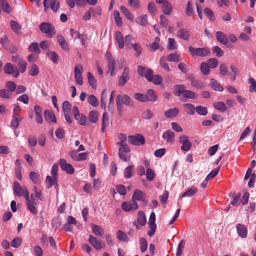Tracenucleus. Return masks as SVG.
<instances>
[{"mask_svg":"<svg viewBox=\"0 0 256 256\" xmlns=\"http://www.w3.org/2000/svg\"><path fill=\"white\" fill-rule=\"evenodd\" d=\"M174 93L180 97L182 102H186L188 98H192V91L187 90L183 84H177L174 87Z\"/></svg>","mask_w":256,"mask_h":256,"instance_id":"nucleus-1","label":"nucleus"},{"mask_svg":"<svg viewBox=\"0 0 256 256\" xmlns=\"http://www.w3.org/2000/svg\"><path fill=\"white\" fill-rule=\"evenodd\" d=\"M40 31L48 38H52L56 34L54 26L48 22H42L39 25Z\"/></svg>","mask_w":256,"mask_h":256,"instance_id":"nucleus-2","label":"nucleus"},{"mask_svg":"<svg viewBox=\"0 0 256 256\" xmlns=\"http://www.w3.org/2000/svg\"><path fill=\"white\" fill-rule=\"evenodd\" d=\"M116 102L118 110H121L122 104L130 106L133 105L132 99L127 95H118L116 98Z\"/></svg>","mask_w":256,"mask_h":256,"instance_id":"nucleus-3","label":"nucleus"},{"mask_svg":"<svg viewBox=\"0 0 256 256\" xmlns=\"http://www.w3.org/2000/svg\"><path fill=\"white\" fill-rule=\"evenodd\" d=\"M128 142L132 144L140 146L144 144L145 140L142 134H136L134 136H128Z\"/></svg>","mask_w":256,"mask_h":256,"instance_id":"nucleus-4","label":"nucleus"},{"mask_svg":"<svg viewBox=\"0 0 256 256\" xmlns=\"http://www.w3.org/2000/svg\"><path fill=\"white\" fill-rule=\"evenodd\" d=\"M4 70L6 74H12L15 78L18 77L20 74L18 68L9 62L6 64Z\"/></svg>","mask_w":256,"mask_h":256,"instance_id":"nucleus-5","label":"nucleus"},{"mask_svg":"<svg viewBox=\"0 0 256 256\" xmlns=\"http://www.w3.org/2000/svg\"><path fill=\"white\" fill-rule=\"evenodd\" d=\"M179 142L182 144L181 146L182 150L187 152L190 149L192 144L186 135L180 136L179 138Z\"/></svg>","mask_w":256,"mask_h":256,"instance_id":"nucleus-6","label":"nucleus"},{"mask_svg":"<svg viewBox=\"0 0 256 256\" xmlns=\"http://www.w3.org/2000/svg\"><path fill=\"white\" fill-rule=\"evenodd\" d=\"M138 206L137 202L134 200L123 202L122 204V209L126 212L133 211L136 210Z\"/></svg>","mask_w":256,"mask_h":256,"instance_id":"nucleus-7","label":"nucleus"},{"mask_svg":"<svg viewBox=\"0 0 256 256\" xmlns=\"http://www.w3.org/2000/svg\"><path fill=\"white\" fill-rule=\"evenodd\" d=\"M59 164L62 169L65 170L68 174H72L74 173V168L70 164H68L66 160L60 159Z\"/></svg>","mask_w":256,"mask_h":256,"instance_id":"nucleus-8","label":"nucleus"},{"mask_svg":"<svg viewBox=\"0 0 256 256\" xmlns=\"http://www.w3.org/2000/svg\"><path fill=\"white\" fill-rule=\"evenodd\" d=\"M210 53V50L208 48H193V56L196 55L200 57H204L208 56Z\"/></svg>","mask_w":256,"mask_h":256,"instance_id":"nucleus-9","label":"nucleus"},{"mask_svg":"<svg viewBox=\"0 0 256 256\" xmlns=\"http://www.w3.org/2000/svg\"><path fill=\"white\" fill-rule=\"evenodd\" d=\"M88 242L96 250H100L102 248H104L105 246L104 244H101L100 241L92 235L89 236Z\"/></svg>","mask_w":256,"mask_h":256,"instance_id":"nucleus-10","label":"nucleus"},{"mask_svg":"<svg viewBox=\"0 0 256 256\" xmlns=\"http://www.w3.org/2000/svg\"><path fill=\"white\" fill-rule=\"evenodd\" d=\"M219 172V168H216L214 169L206 178L205 180L202 182L201 187L202 188H205L208 184V182L210 179H212L215 177Z\"/></svg>","mask_w":256,"mask_h":256,"instance_id":"nucleus-11","label":"nucleus"},{"mask_svg":"<svg viewBox=\"0 0 256 256\" xmlns=\"http://www.w3.org/2000/svg\"><path fill=\"white\" fill-rule=\"evenodd\" d=\"M238 234L242 238H246L248 234L247 228L244 224H238L236 226Z\"/></svg>","mask_w":256,"mask_h":256,"instance_id":"nucleus-12","label":"nucleus"},{"mask_svg":"<svg viewBox=\"0 0 256 256\" xmlns=\"http://www.w3.org/2000/svg\"><path fill=\"white\" fill-rule=\"evenodd\" d=\"M14 190L16 194L18 196H22L23 194L26 191L27 189L25 186L22 187L20 184L16 182H14Z\"/></svg>","mask_w":256,"mask_h":256,"instance_id":"nucleus-13","label":"nucleus"},{"mask_svg":"<svg viewBox=\"0 0 256 256\" xmlns=\"http://www.w3.org/2000/svg\"><path fill=\"white\" fill-rule=\"evenodd\" d=\"M174 133L170 130L165 131L162 134V138L165 140L167 142L169 143H172L174 142Z\"/></svg>","mask_w":256,"mask_h":256,"instance_id":"nucleus-14","label":"nucleus"},{"mask_svg":"<svg viewBox=\"0 0 256 256\" xmlns=\"http://www.w3.org/2000/svg\"><path fill=\"white\" fill-rule=\"evenodd\" d=\"M210 86L212 89L216 91L222 92L224 90L220 83L214 78L210 80Z\"/></svg>","mask_w":256,"mask_h":256,"instance_id":"nucleus-15","label":"nucleus"},{"mask_svg":"<svg viewBox=\"0 0 256 256\" xmlns=\"http://www.w3.org/2000/svg\"><path fill=\"white\" fill-rule=\"evenodd\" d=\"M217 40L222 44L226 46L228 43V38L222 32L218 31L216 34Z\"/></svg>","mask_w":256,"mask_h":256,"instance_id":"nucleus-16","label":"nucleus"},{"mask_svg":"<svg viewBox=\"0 0 256 256\" xmlns=\"http://www.w3.org/2000/svg\"><path fill=\"white\" fill-rule=\"evenodd\" d=\"M34 110L36 114V122L40 124H42L43 120L42 116V110L41 108L38 105H36L34 107Z\"/></svg>","mask_w":256,"mask_h":256,"instance_id":"nucleus-17","label":"nucleus"},{"mask_svg":"<svg viewBox=\"0 0 256 256\" xmlns=\"http://www.w3.org/2000/svg\"><path fill=\"white\" fill-rule=\"evenodd\" d=\"M44 116L46 120L48 122H51L56 123V120L53 112L48 110H45L44 112Z\"/></svg>","mask_w":256,"mask_h":256,"instance_id":"nucleus-18","label":"nucleus"},{"mask_svg":"<svg viewBox=\"0 0 256 256\" xmlns=\"http://www.w3.org/2000/svg\"><path fill=\"white\" fill-rule=\"evenodd\" d=\"M56 39L61 48L63 50L68 51V44L66 43L64 36L62 35L59 34L57 35Z\"/></svg>","mask_w":256,"mask_h":256,"instance_id":"nucleus-19","label":"nucleus"},{"mask_svg":"<svg viewBox=\"0 0 256 256\" xmlns=\"http://www.w3.org/2000/svg\"><path fill=\"white\" fill-rule=\"evenodd\" d=\"M91 226L92 232L95 235L98 236L100 237L103 236L104 234V230L100 226L92 224Z\"/></svg>","mask_w":256,"mask_h":256,"instance_id":"nucleus-20","label":"nucleus"},{"mask_svg":"<svg viewBox=\"0 0 256 256\" xmlns=\"http://www.w3.org/2000/svg\"><path fill=\"white\" fill-rule=\"evenodd\" d=\"M115 36L116 41L118 44L119 48H123L124 46V40L122 34L119 31H117L115 33Z\"/></svg>","mask_w":256,"mask_h":256,"instance_id":"nucleus-21","label":"nucleus"},{"mask_svg":"<svg viewBox=\"0 0 256 256\" xmlns=\"http://www.w3.org/2000/svg\"><path fill=\"white\" fill-rule=\"evenodd\" d=\"M162 12L164 14L170 15L172 12V6L168 0L164 2L162 4Z\"/></svg>","mask_w":256,"mask_h":256,"instance_id":"nucleus-22","label":"nucleus"},{"mask_svg":"<svg viewBox=\"0 0 256 256\" xmlns=\"http://www.w3.org/2000/svg\"><path fill=\"white\" fill-rule=\"evenodd\" d=\"M10 26L12 30L16 34H20L21 32L20 30L22 28L21 26L16 21L14 20H11L10 22Z\"/></svg>","mask_w":256,"mask_h":256,"instance_id":"nucleus-23","label":"nucleus"},{"mask_svg":"<svg viewBox=\"0 0 256 256\" xmlns=\"http://www.w3.org/2000/svg\"><path fill=\"white\" fill-rule=\"evenodd\" d=\"M178 36L184 40H188L190 38V34L186 29H180L178 32Z\"/></svg>","mask_w":256,"mask_h":256,"instance_id":"nucleus-24","label":"nucleus"},{"mask_svg":"<svg viewBox=\"0 0 256 256\" xmlns=\"http://www.w3.org/2000/svg\"><path fill=\"white\" fill-rule=\"evenodd\" d=\"M177 108H170L164 112V116L167 118H171L176 116L178 113Z\"/></svg>","mask_w":256,"mask_h":256,"instance_id":"nucleus-25","label":"nucleus"},{"mask_svg":"<svg viewBox=\"0 0 256 256\" xmlns=\"http://www.w3.org/2000/svg\"><path fill=\"white\" fill-rule=\"evenodd\" d=\"M22 118L20 116L19 114L16 113L13 116L12 120L11 122V126L12 127L17 128L19 126V123L22 120Z\"/></svg>","mask_w":256,"mask_h":256,"instance_id":"nucleus-26","label":"nucleus"},{"mask_svg":"<svg viewBox=\"0 0 256 256\" xmlns=\"http://www.w3.org/2000/svg\"><path fill=\"white\" fill-rule=\"evenodd\" d=\"M142 196L143 192L138 189H136L134 190L132 196V200L135 202L136 200H142Z\"/></svg>","mask_w":256,"mask_h":256,"instance_id":"nucleus-27","label":"nucleus"},{"mask_svg":"<svg viewBox=\"0 0 256 256\" xmlns=\"http://www.w3.org/2000/svg\"><path fill=\"white\" fill-rule=\"evenodd\" d=\"M214 107L215 109L220 111L221 112H224L226 110V106L225 104L222 102H214Z\"/></svg>","mask_w":256,"mask_h":256,"instance_id":"nucleus-28","label":"nucleus"},{"mask_svg":"<svg viewBox=\"0 0 256 256\" xmlns=\"http://www.w3.org/2000/svg\"><path fill=\"white\" fill-rule=\"evenodd\" d=\"M120 10L128 20L132 22L134 20L132 14L124 6H121Z\"/></svg>","mask_w":256,"mask_h":256,"instance_id":"nucleus-29","label":"nucleus"},{"mask_svg":"<svg viewBox=\"0 0 256 256\" xmlns=\"http://www.w3.org/2000/svg\"><path fill=\"white\" fill-rule=\"evenodd\" d=\"M108 97V92L106 90H102L101 96L100 105L104 109H106V99Z\"/></svg>","mask_w":256,"mask_h":256,"instance_id":"nucleus-30","label":"nucleus"},{"mask_svg":"<svg viewBox=\"0 0 256 256\" xmlns=\"http://www.w3.org/2000/svg\"><path fill=\"white\" fill-rule=\"evenodd\" d=\"M138 222L141 226H144L146 224V217L144 213L142 211H140L138 212Z\"/></svg>","mask_w":256,"mask_h":256,"instance_id":"nucleus-31","label":"nucleus"},{"mask_svg":"<svg viewBox=\"0 0 256 256\" xmlns=\"http://www.w3.org/2000/svg\"><path fill=\"white\" fill-rule=\"evenodd\" d=\"M108 116L107 112H105L103 114L102 118V126L101 130L102 132H105V128L108 126Z\"/></svg>","mask_w":256,"mask_h":256,"instance_id":"nucleus-32","label":"nucleus"},{"mask_svg":"<svg viewBox=\"0 0 256 256\" xmlns=\"http://www.w3.org/2000/svg\"><path fill=\"white\" fill-rule=\"evenodd\" d=\"M28 50L30 52H34L36 54H38L40 52V50L38 47V44L37 42H32L28 48Z\"/></svg>","mask_w":256,"mask_h":256,"instance_id":"nucleus-33","label":"nucleus"},{"mask_svg":"<svg viewBox=\"0 0 256 256\" xmlns=\"http://www.w3.org/2000/svg\"><path fill=\"white\" fill-rule=\"evenodd\" d=\"M147 96L148 101H154L155 102L157 100V97L154 94V91L152 89H149L147 90Z\"/></svg>","mask_w":256,"mask_h":256,"instance_id":"nucleus-34","label":"nucleus"},{"mask_svg":"<svg viewBox=\"0 0 256 256\" xmlns=\"http://www.w3.org/2000/svg\"><path fill=\"white\" fill-rule=\"evenodd\" d=\"M98 114L96 110H92L88 114V119L92 123H96L98 120Z\"/></svg>","mask_w":256,"mask_h":256,"instance_id":"nucleus-35","label":"nucleus"},{"mask_svg":"<svg viewBox=\"0 0 256 256\" xmlns=\"http://www.w3.org/2000/svg\"><path fill=\"white\" fill-rule=\"evenodd\" d=\"M117 238L121 242H128V238L126 233L121 230H118L117 232Z\"/></svg>","mask_w":256,"mask_h":256,"instance_id":"nucleus-36","label":"nucleus"},{"mask_svg":"<svg viewBox=\"0 0 256 256\" xmlns=\"http://www.w3.org/2000/svg\"><path fill=\"white\" fill-rule=\"evenodd\" d=\"M88 79L90 85L92 88H95L96 86V81L94 78V76L90 72H88L87 74Z\"/></svg>","mask_w":256,"mask_h":256,"instance_id":"nucleus-37","label":"nucleus"},{"mask_svg":"<svg viewBox=\"0 0 256 256\" xmlns=\"http://www.w3.org/2000/svg\"><path fill=\"white\" fill-rule=\"evenodd\" d=\"M167 60L169 62H179L181 60L176 52L170 54L167 56Z\"/></svg>","mask_w":256,"mask_h":256,"instance_id":"nucleus-38","label":"nucleus"},{"mask_svg":"<svg viewBox=\"0 0 256 256\" xmlns=\"http://www.w3.org/2000/svg\"><path fill=\"white\" fill-rule=\"evenodd\" d=\"M88 102L90 104L93 106H96L98 104V98L93 94L88 96Z\"/></svg>","mask_w":256,"mask_h":256,"instance_id":"nucleus-39","label":"nucleus"},{"mask_svg":"<svg viewBox=\"0 0 256 256\" xmlns=\"http://www.w3.org/2000/svg\"><path fill=\"white\" fill-rule=\"evenodd\" d=\"M248 82L250 84L249 86V90L251 92H256V80L252 78H249L248 79Z\"/></svg>","mask_w":256,"mask_h":256,"instance_id":"nucleus-40","label":"nucleus"},{"mask_svg":"<svg viewBox=\"0 0 256 256\" xmlns=\"http://www.w3.org/2000/svg\"><path fill=\"white\" fill-rule=\"evenodd\" d=\"M136 22L142 26H146L148 24L147 15L144 14L136 18Z\"/></svg>","mask_w":256,"mask_h":256,"instance_id":"nucleus-41","label":"nucleus"},{"mask_svg":"<svg viewBox=\"0 0 256 256\" xmlns=\"http://www.w3.org/2000/svg\"><path fill=\"white\" fill-rule=\"evenodd\" d=\"M177 48V44L174 39L172 38H169L167 48L168 50H172L176 49Z\"/></svg>","mask_w":256,"mask_h":256,"instance_id":"nucleus-42","label":"nucleus"},{"mask_svg":"<svg viewBox=\"0 0 256 256\" xmlns=\"http://www.w3.org/2000/svg\"><path fill=\"white\" fill-rule=\"evenodd\" d=\"M134 166H129L126 167L124 171V176L127 178H131L133 174Z\"/></svg>","mask_w":256,"mask_h":256,"instance_id":"nucleus-43","label":"nucleus"},{"mask_svg":"<svg viewBox=\"0 0 256 256\" xmlns=\"http://www.w3.org/2000/svg\"><path fill=\"white\" fill-rule=\"evenodd\" d=\"M204 12L206 16L210 20L212 21H214L215 20V16H214V12L209 8H205Z\"/></svg>","mask_w":256,"mask_h":256,"instance_id":"nucleus-44","label":"nucleus"},{"mask_svg":"<svg viewBox=\"0 0 256 256\" xmlns=\"http://www.w3.org/2000/svg\"><path fill=\"white\" fill-rule=\"evenodd\" d=\"M115 60L114 59L108 61V72H110V75L113 76L114 74V68H115Z\"/></svg>","mask_w":256,"mask_h":256,"instance_id":"nucleus-45","label":"nucleus"},{"mask_svg":"<svg viewBox=\"0 0 256 256\" xmlns=\"http://www.w3.org/2000/svg\"><path fill=\"white\" fill-rule=\"evenodd\" d=\"M134 98L142 102H148L147 96L146 94H142L141 93H136L134 95Z\"/></svg>","mask_w":256,"mask_h":256,"instance_id":"nucleus-46","label":"nucleus"},{"mask_svg":"<svg viewBox=\"0 0 256 256\" xmlns=\"http://www.w3.org/2000/svg\"><path fill=\"white\" fill-rule=\"evenodd\" d=\"M196 112L200 115L206 116L208 114L207 108L202 106H198L196 108Z\"/></svg>","mask_w":256,"mask_h":256,"instance_id":"nucleus-47","label":"nucleus"},{"mask_svg":"<svg viewBox=\"0 0 256 256\" xmlns=\"http://www.w3.org/2000/svg\"><path fill=\"white\" fill-rule=\"evenodd\" d=\"M48 56L50 57V58L52 62L56 64L58 60V56L56 52L54 51H48L47 52Z\"/></svg>","mask_w":256,"mask_h":256,"instance_id":"nucleus-48","label":"nucleus"},{"mask_svg":"<svg viewBox=\"0 0 256 256\" xmlns=\"http://www.w3.org/2000/svg\"><path fill=\"white\" fill-rule=\"evenodd\" d=\"M38 67L34 64H33L29 70L28 74L32 76H36L38 74Z\"/></svg>","mask_w":256,"mask_h":256,"instance_id":"nucleus-49","label":"nucleus"},{"mask_svg":"<svg viewBox=\"0 0 256 256\" xmlns=\"http://www.w3.org/2000/svg\"><path fill=\"white\" fill-rule=\"evenodd\" d=\"M162 81V77L160 74H156L152 76L151 78V80H149L150 82H152L155 84H160Z\"/></svg>","mask_w":256,"mask_h":256,"instance_id":"nucleus-50","label":"nucleus"},{"mask_svg":"<svg viewBox=\"0 0 256 256\" xmlns=\"http://www.w3.org/2000/svg\"><path fill=\"white\" fill-rule=\"evenodd\" d=\"M200 70L204 74H208L210 73V68L206 62H202L201 63Z\"/></svg>","mask_w":256,"mask_h":256,"instance_id":"nucleus-51","label":"nucleus"},{"mask_svg":"<svg viewBox=\"0 0 256 256\" xmlns=\"http://www.w3.org/2000/svg\"><path fill=\"white\" fill-rule=\"evenodd\" d=\"M22 243V240L20 238L16 237L14 238L11 242V245L15 248H19Z\"/></svg>","mask_w":256,"mask_h":256,"instance_id":"nucleus-52","label":"nucleus"},{"mask_svg":"<svg viewBox=\"0 0 256 256\" xmlns=\"http://www.w3.org/2000/svg\"><path fill=\"white\" fill-rule=\"evenodd\" d=\"M140 249L142 252H144L148 248V242L144 238H140Z\"/></svg>","mask_w":256,"mask_h":256,"instance_id":"nucleus-53","label":"nucleus"},{"mask_svg":"<svg viewBox=\"0 0 256 256\" xmlns=\"http://www.w3.org/2000/svg\"><path fill=\"white\" fill-rule=\"evenodd\" d=\"M60 7V2L58 0H52L50 8L54 12H56Z\"/></svg>","mask_w":256,"mask_h":256,"instance_id":"nucleus-54","label":"nucleus"},{"mask_svg":"<svg viewBox=\"0 0 256 256\" xmlns=\"http://www.w3.org/2000/svg\"><path fill=\"white\" fill-rule=\"evenodd\" d=\"M57 180V178H56V180L53 177V178L50 176H48L46 178V182H47V188H50L51 186H52L54 184V182Z\"/></svg>","mask_w":256,"mask_h":256,"instance_id":"nucleus-55","label":"nucleus"},{"mask_svg":"<svg viewBox=\"0 0 256 256\" xmlns=\"http://www.w3.org/2000/svg\"><path fill=\"white\" fill-rule=\"evenodd\" d=\"M212 50L213 52L216 54L218 57L222 56L224 54V52L218 46H214Z\"/></svg>","mask_w":256,"mask_h":256,"instance_id":"nucleus-56","label":"nucleus"},{"mask_svg":"<svg viewBox=\"0 0 256 256\" xmlns=\"http://www.w3.org/2000/svg\"><path fill=\"white\" fill-rule=\"evenodd\" d=\"M206 63L208 64L209 68L210 67L212 68H214L217 66L218 60L216 58H212L209 59Z\"/></svg>","mask_w":256,"mask_h":256,"instance_id":"nucleus-57","label":"nucleus"},{"mask_svg":"<svg viewBox=\"0 0 256 256\" xmlns=\"http://www.w3.org/2000/svg\"><path fill=\"white\" fill-rule=\"evenodd\" d=\"M27 207L28 210L33 214H36L38 212L36 208L34 205L36 204L34 203L33 201H30V202H28Z\"/></svg>","mask_w":256,"mask_h":256,"instance_id":"nucleus-58","label":"nucleus"},{"mask_svg":"<svg viewBox=\"0 0 256 256\" xmlns=\"http://www.w3.org/2000/svg\"><path fill=\"white\" fill-rule=\"evenodd\" d=\"M71 104L68 101H64L62 104V110L64 113L70 112Z\"/></svg>","mask_w":256,"mask_h":256,"instance_id":"nucleus-59","label":"nucleus"},{"mask_svg":"<svg viewBox=\"0 0 256 256\" xmlns=\"http://www.w3.org/2000/svg\"><path fill=\"white\" fill-rule=\"evenodd\" d=\"M205 84L198 80H193V87L197 89H202L204 88Z\"/></svg>","mask_w":256,"mask_h":256,"instance_id":"nucleus-60","label":"nucleus"},{"mask_svg":"<svg viewBox=\"0 0 256 256\" xmlns=\"http://www.w3.org/2000/svg\"><path fill=\"white\" fill-rule=\"evenodd\" d=\"M18 66H19L20 70L22 73L25 72L26 67V62L24 60H20L18 62Z\"/></svg>","mask_w":256,"mask_h":256,"instance_id":"nucleus-61","label":"nucleus"},{"mask_svg":"<svg viewBox=\"0 0 256 256\" xmlns=\"http://www.w3.org/2000/svg\"><path fill=\"white\" fill-rule=\"evenodd\" d=\"M116 190L120 195H125L126 193V187L122 184H119L116 186Z\"/></svg>","mask_w":256,"mask_h":256,"instance_id":"nucleus-62","label":"nucleus"},{"mask_svg":"<svg viewBox=\"0 0 256 256\" xmlns=\"http://www.w3.org/2000/svg\"><path fill=\"white\" fill-rule=\"evenodd\" d=\"M160 64L161 66L165 69L166 71L170 72V70L168 63L166 62L164 57H162L160 60Z\"/></svg>","mask_w":256,"mask_h":256,"instance_id":"nucleus-63","label":"nucleus"},{"mask_svg":"<svg viewBox=\"0 0 256 256\" xmlns=\"http://www.w3.org/2000/svg\"><path fill=\"white\" fill-rule=\"evenodd\" d=\"M11 94L6 89H2L0 90V96L4 98H10Z\"/></svg>","mask_w":256,"mask_h":256,"instance_id":"nucleus-64","label":"nucleus"}]
</instances>
